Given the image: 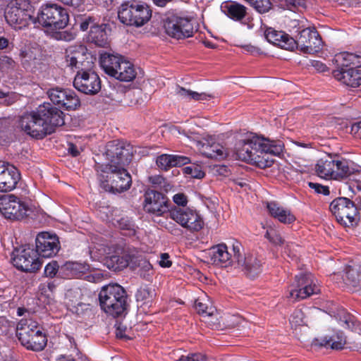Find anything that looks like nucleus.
Instances as JSON below:
<instances>
[{"label": "nucleus", "mask_w": 361, "mask_h": 361, "mask_svg": "<svg viewBox=\"0 0 361 361\" xmlns=\"http://www.w3.org/2000/svg\"><path fill=\"white\" fill-rule=\"evenodd\" d=\"M76 23L79 25L80 29L82 31H86L91 25H96L97 24V19L93 16H78Z\"/></svg>", "instance_id": "49530a36"}, {"label": "nucleus", "mask_w": 361, "mask_h": 361, "mask_svg": "<svg viewBox=\"0 0 361 361\" xmlns=\"http://www.w3.org/2000/svg\"><path fill=\"white\" fill-rule=\"evenodd\" d=\"M287 8L290 11L300 10L306 6V0H284Z\"/></svg>", "instance_id": "3c124183"}, {"label": "nucleus", "mask_w": 361, "mask_h": 361, "mask_svg": "<svg viewBox=\"0 0 361 361\" xmlns=\"http://www.w3.org/2000/svg\"><path fill=\"white\" fill-rule=\"evenodd\" d=\"M16 336L27 349L41 351L47 345V339L32 319H21L16 328Z\"/></svg>", "instance_id": "0eeeda50"}, {"label": "nucleus", "mask_w": 361, "mask_h": 361, "mask_svg": "<svg viewBox=\"0 0 361 361\" xmlns=\"http://www.w3.org/2000/svg\"><path fill=\"white\" fill-rule=\"evenodd\" d=\"M210 261L213 264L226 267L227 264L233 265V253L228 251V247L224 244H219L212 247L209 252Z\"/></svg>", "instance_id": "a878e982"}, {"label": "nucleus", "mask_w": 361, "mask_h": 361, "mask_svg": "<svg viewBox=\"0 0 361 361\" xmlns=\"http://www.w3.org/2000/svg\"><path fill=\"white\" fill-rule=\"evenodd\" d=\"M129 267L132 271H136L141 278L147 281L154 274L152 265L149 260L142 252L136 250H131Z\"/></svg>", "instance_id": "b1692460"}, {"label": "nucleus", "mask_w": 361, "mask_h": 361, "mask_svg": "<svg viewBox=\"0 0 361 361\" xmlns=\"http://www.w3.org/2000/svg\"><path fill=\"white\" fill-rule=\"evenodd\" d=\"M233 266L239 269L250 279H255L262 272V262L252 254H245L242 245L235 243L232 246Z\"/></svg>", "instance_id": "1a4fd4ad"}, {"label": "nucleus", "mask_w": 361, "mask_h": 361, "mask_svg": "<svg viewBox=\"0 0 361 361\" xmlns=\"http://www.w3.org/2000/svg\"><path fill=\"white\" fill-rule=\"evenodd\" d=\"M59 270V265L57 262L52 261L49 262L44 269V275L47 277L53 278L56 276Z\"/></svg>", "instance_id": "864d4df0"}, {"label": "nucleus", "mask_w": 361, "mask_h": 361, "mask_svg": "<svg viewBox=\"0 0 361 361\" xmlns=\"http://www.w3.org/2000/svg\"><path fill=\"white\" fill-rule=\"evenodd\" d=\"M73 86L78 91L90 95L97 94L102 87L99 75L90 70L78 71L74 78Z\"/></svg>", "instance_id": "6ab92c4d"}, {"label": "nucleus", "mask_w": 361, "mask_h": 361, "mask_svg": "<svg viewBox=\"0 0 361 361\" xmlns=\"http://www.w3.org/2000/svg\"><path fill=\"white\" fill-rule=\"evenodd\" d=\"M123 59L124 57L121 55L105 52L100 56V65L104 72L111 76Z\"/></svg>", "instance_id": "c756f323"}, {"label": "nucleus", "mask_w": 361, "mask_h": 361, "mask_svg": "<svg viewBox=\"0 0 361 361\" xmlns=\"http://www.w3.org/2000/svg\"><path fill=\"white\" fill-rule=\"evenodd\" d=\"M182 170L184 174L192 178L202 179L205 176V173L202 171V166L194 163L188 166L184 167Z\"/></svg>", "instance_id": "c03bdc74"}, {"label": "nucleus", "mask_w": 361, "mask_h": 361, "mask_svg": "<svg viewBox=\"0 0 361 361\" xmlns=\"http://www.w3.org/2000/svg\"><path fill=\"white\" fill-rule=\"evenodd\" d=\"M338 68H360L361 56L353 53L343 52L335 56L334 59Z\"/></svg>", "instance_id": "7c9ffc66"}, {"label": "nucleus", "mask_w": 361, "mask_h": 361, "mask_svg": "<svg viewBox=\"0 0 361 361\" xmlns=\"http://www.w3.org/2000/svg\"><path fill=\"white\" fill-rule=\"evenodd\" d=\"M195 307L199 314H204L208 317L214 316L216 312L212 305L208 304V300L204 299L197 298L195 302Z\"/></svg>", "instance_id": "a19ab883"}, {"label": "nucleus", "mask_w": 361, "mask_h": 361, "mask_svg": "<svg viewBox=\"0 0 361 361\" xmlns=\"http://www.w3.org/2000/svg\"><path fill=\"white\" fill-rule=\"evenodd\" d=\"M284 149V144L277 140H269L257 136L239 140L235 147L232 157L261 169L270 167L274 164L273 157L280 156Z\"/></svg>", "instance_id": "f257e3e1"}, {"label": "nucleus", "mask_w": 361, "mask_h": 361, "mask_svg": "<svg viewBox=\"0 0 361 361\" xmlns=\"http://www.w3.org/2000/svg\"><path fill=\"white\" fill-rule=\"evenodd\" d=\"M312 344L315 346L328 347L330 346L334 350H341L345 344V338L343 333H338L329 337H324L321 341L315 338Z\"/></svg>", "instance_id": "2f4dec72"}, {"label": "nucleus", "mask_w": 361, "mask_h": 361, "mask_svg": "<svg viewBox=\"0 0 361 361\" xmlns=\"http://www.w3.org/2000/svg\"><path fill=\"white\" fill-rule=\"evenodd\" d=\"M59 238L56 234L42 232L36 238L37 255L42 257H51L59 250Z\"/></svg>", "instance_id": "4be33fe9"}, {"label": "nucleus", "mask_w": 361, "mask_h": 361, "mask_svg": "<svg viewBox=\"0 0 361 361\" xmlns=\"http://www.w3.org/2000/svg\"><path fill=\"white\" fill-rule=\"evenodd\" d=\"M92 57L83 46L70 47L66 50V61L68 66L80 69L78 71H88L92 62Z\"/></svg>", "instance_id": "412c9836"}, {"label": "nucleus", "mask_w": 361, "mask_h": 361, "mask_svg": "<svg viewBox=\"0 0 361 361\" xmlns=\"http://www.w3.org/2000/svg\"><path fill=\"white\" fill-rule=\"evenodd\" d=\"M173 202L178 206H185L187 204V197L183 193H178L173 197Z\"/></svg>", "instance_id": "680f3d73"}, {"label": "nucleus", "mask_w": 361, "mask_h": 361, "mask_svg": "<svg viewBox=\"0 0 361 361\" xmlns=\"http://www.w3.org/2000/svg\"><path fill=\"white\" fill-rule=\"evenodd\" d=\"M47 94L51 102L66 110H75L80 105V101L75 93L68 89L54 87L48 90Z\"/></svg>", "instance_id": "aec40b11"}, {"label": "nucleus", "mask_w": 361, "mask_h": 361, "mask_svg": "<svg viewBox=\"0 0 361 361\" xmlns=\"http://www.w3.org/2000/svg\"><path fill=\"white\" fill-rule=\"evenodd\" d=\"M203 154L211 159H223L225 157V151L222 146L219 144H214L211 146H204Z\"/></svg>", "instance_id": "58836bf2"}, {"label": "nucleus", "mask_w": 361, "mask_h": 361, "mask_svg": "<svg viewBox=\"0 0 361 361\" xmlns=\"http://www.w3.org/2000/svg\"><path fill=\"white\" fill-rule=\"evenodd\" d=\"M264 237L275 246H281L286 243L281 233L273 228H270L267 231Z\"/></svg>", "instance_id": "a18cd8bd"}, {"label": "nucleus", "mask_w": 361, "mask_h": 361, "mask_svg": "<svg viewBox=\"0 0 361 361\" xmlns=\"http://www.w3.org/2000/svg\"><path fill=\"white\" fill-rule=\"evenodd\" d=\"M144 210L150 214L161 216L169 214L170 201L163 193L154 190H147L144 195Z\"/></svg>", "instance_id": "f3484780"}, {"label": "nucleus", "mask_w": 361, "mask_h": 361, "mask_svg": "<svg viewBox=\"0 0 361 361\" xmlns=\"http://www.w3.org/2000/svg\"><path fill=\"white\" fill-rule=\"evenodd\" d=\"M64 113L50 103L39 105L36 110L23 115L19 121L21 129L32 137L42 139L64 125Z\"/></svg>", "instance_id": "f03ea898"}, {"label": "nucleus", "mask_w": 361, "mask_h": 361, "mask_svg": "<svg viewBox=\"0 0 361 361\" xmlns=\"http://www.w3.org/2000/svg\"><path fill=\"white\" fill-rule=\"evenodd\" d=\"M127 299L126 290L117 283H109L103 286L99 293L102 310L114 317L126 314L128 306Z\"/></svg>", "instance_id": "7ed1b4c3"}, {"label": "nucleus", "mask_w": 361, "mask_h": 361, "mask_svg": "<svg viewBox=\"0 0 361 361\" xmlns=\"http://www.w3.org/2000/svg\"><path fill=\"white\" fill-rule=\"evenodd\" d=\"M0 60L2 68H13L14 67L15 61L11 58L4 56Z\"/></svg>", "instance_id": "052dcab7"}, {"label": "nucleus", "mask_w": 361, "mask_h": 361, "mask_svg": "<svg viewBox=\"0 0 361 361\" xmlns=\"http://www.w3.org/2000/svg\"><path fill=\"white\" fill-rule=\"evenodd\" d=\"M292 327H298L305 324L304 313L301 310H295L290 319Z\"/></svg>", "instance_id": "8fccbe9b"}, {"label": "nucleus", "mask_w": 361, "mask_h": 361, "mask_svg": "<svg viewBox=\"0 0 361 361\" xmlns=\"http://www.w3.org/2000/svg\"><path fill=\"white\" fill-rule=\"evenodd\" d=\"M164 28L169 37L176 39L188 38L193 35L190 20L176 14L169 15L164 20Z\"/></svg>", "instance_id": "f8f14e48"}, {"label": "nucleus", "mask_w": 361, "mask_h": 361, "mask_svg": "<svg viewBox=\"0 0 361 361\" xmlns=\"http://www.w3.org/2000/svg\"><path fill=\"white\" fill-rule=\"evenodd\" d=\"M39 24L51 30L65 28L69 22V15L66 8L56 4L42 6L36 19Z\"/></svg>", "instance_id": "6e6552de"}, {"label": "nucleus", "mask_w": 361, "mask_h": 361, "mask_svg": "<svg viewBox=\"0 0 361 361\" xmlns=\"http://www.w3.org/2000/svg\"><path fill=\"white\" fill-rule=\"evenodd\" d=\"M266 39L271 44L286 50H293L295 39L282 31L267 27L264 31Z\"/></svg>", "instance_id": "393cba45"}, {"label": "nucleus", "mask_w": 361, "mask_h": 361, "mask_svg": "<svg viewBox=\"0 0 361 361\" xmlns=\"http://www.w3.org/2000/svg\"><path fill=\"white\" fill-rule=\"evenodd\" d=\"M204 357L200 353H192L188 355H181L176 361H201Z\"/></svg>", "instance_id": "6e6d98bb"}, {"label": "nucleus", "mask_w": 361, "mask_h": 361, "mask_svg": "<svg viewBox=\"0 0 361 361\" xmlns=\"http://www.w3.org/2000/svg\"><path fill=\"white\" fill-rule=\"evenodd\" d=\"M284 251L283 254L286 255L288 257H290L292 260L296 257V255L294 253L293 250V245L290 243H285Z\"/></svg>", "instance_id": "0e129e2a"}, {"label": "nucleus", "mask_w": 361, "mask_h": 361, "mask_svg": "<svg viewBox=\"0 0 361 361\" xmlns=\"http://www.w3.org/2000/svg\"><path fill=\"white\" fill-rule=\"evenodd\" d=\"M329 209L337 221L345 227L356 225L360 219L357 207L347 197L336 198L331 202Z\"/></svg>", "instance_id": "9d476101"}, {"label": "nucleus", "mask_w": 361, "mask_h": 361, "mask_svg": "<svg viewBox=\"0 0 361 361\" xmlns=\"http://www.w3.org/2000/svg\"><path fill=\"white\" fill-rule=\"evenodd\" d=\"M315 169L319 176L334 180L346 178L353 173V169L349 167L348 161L340 158L336 154H328L319 159Z\"/></svg>", "instance_id": "423d86ee"}, {"label": "nucleus", "mask_w": 361, "mask_h": 361, "mask_svg": "<svg viewBox=\"0 0 361 361\" xmlns=\"http://www.w3.org/2000/svg\"><path fill=\"white\" fill-rule=\"evenodd\" d=\"M322 45V38L317 31L314 28L307 27L298 33L293 49L297 47L304 53L313 54L321 49Z\"/></svg>", "instance_id": "a211bd4d"}, {"label": "nucleus", "mask_w": 361, "mask_h": 361, "mask_svg": "<svg viewBox=\"0 0 361 361\" xmlns=\"http://www.w3.org/2000/svg\"><path fill=\"white\" fill-rule=\"evenodd\" d=\"M106 25L98 23L93 26L91 25L87 39L91 43L98 47H105L108 44V37L105 30Z\"/></svg>", "instance_id": "473e14b6"}, {"label": "nucleus", "mask_w": 361, "mask_h": 361, "mask_svg": "<svg viewBox=\"0 0 361 361\" xmlns=\"http://www.w3.org/2000/svg\"><path fill=\"white\" fill-rule=\"evenodd\" d=\"M171 159L173 167H180L191 162L188 157L179 154H171Z\"/></svg>", "instance_id": "603ef678"}, {"label": "nucleus", "mask_w": 361, "mask_h": 361, "mask_svg": "<svg viewBox=\"0 0 361 361\" xmlns=\"http://www.w3.org/2000/svg\"><path fill=\"white\" fill-rule=\"evenodd\" d=\"M190 216L188 219V224L186 226V228L191 231H198L203 226V221L200 216L193 210H191V213L188 214Z\"/></svg>", "instance_id": "37998d69"}, {"label": "nucleus", "mask_w": 361, "mask_h": 361, "mask_svg": "<svg viewBox=\"0 0 361 361\" xmlns=\"http://www.w3.org/2000/svg\"><path fill=\"white\" fill-rule=\"evenodd\" d=\"M339 321L343 323V326L347 329H351L354 325L353 317L345 312H343V316H340Z\"/></svg>", "instance_id": "13d9d810"}, {"label": "nucleus", "mask_w": 361, "mask_h": 361, "mask_svg": "<svg viewBox=\"0 0 361 361\" xmlns=\"http://www.w3.org/2000/svg\"><path fill=\"white\" fill-rule=\"evenodd\" d=\"M190 213L191 209L189 208L174 207L171 208L169 215L173 220L185 228L187 224H188V219L190 217L188 216V214Z\"/></svg>", "instance_id": "4c0bfd02"}, {"label": "nucleus", "mask_w": 361, "mask_h": 361, "mask_svg": "<svg viewBox=\"0 0 361 361\" xmlns=\"http://www.w3.org/2000/svg\"><path fill=\"white\" fill-rule=\"evenodd\" d=\"M176 92L179 97L182 98L186 99H194L195 101H208L214 98V96L212 94H208L206 92L199 93L190 90H187L180 86L177 87Z\"/></svg>", "instance_id": "c9c22d12"}, {"label": "nucleus", "mask_w": 361, "mask_h": 361, "mask_svg": "<svg viewBox=\"0 0 361 361\" xmlns=\"http://www.w3.org/2000/svg\"><path fill=\"white\" fill-rule=\"evenodd\" d=\"M267 207L271 216L283 224H291L295 221V216L290 210L281 207L274 202L267 203Z\"/></svg>", "instance_id": "bb28decb"}, {"label": "nucleus", "mask_w": 361, "mask_h": 361, "mask_svg": "<svg viewBox=\"0 0 361 361\" xmlns=\"http://www.w3.org/2000/svg\"><path fill=\"white\" fill-rule=\"evenodd\" d=\"M56 288V285L54 282H48L47 283H42L39 286V290L42 293L47 294L49 295L48 292L53 293Z\"/></svg>", "instance_id": "bf43d9fd"}, {"label": "nucleus", "mask_w": 361, "mask_h": 361, "mask_svg": "<svg viewBox=\"0 0 361 361\" xmlns=\"http://www.w3.org/2000/svg\"><path fill=\"white\" fill-rule=\"evenodd\" d=\"M319 292L320 289L310 274H300L295 276V282L290 285L288 297L294 300H300Z\"/></svg>", "instance_id": "ddd939ff"}, {"label": "nucleus", "mask_w": 361, "mask_h": 361, "mask_svg": "<svg viewBox=\"0 0 361 361\" xmlns=\"http://www.w3.org/2000/svg\"><path fill=\"white\" fill-rule=\"evenodd\" d=\"M13 265L19 270L25 272H35L42 265L37 257V252L30 247L15 249L13 252Z\"/></svg>", "instance_id": "dca6fc26"}, {"label": "nucleus", "mask_w": 361, "mask_h": 361, "mask_svg": "<svg viewBox=\"0 0 361 361\" xmlns=\"http://www.w3.org/2000/svg\"><path fill=\"white\" fill-rule=\"evenodd\" d=\"M116 326V336L118 338L130 339V337L126 334V331L128 330L126 326L123 325L121 322H117Z\"/></svg>", "instance_id": "5fc2aeb1"}, {"label": "nucleus", "mask_w": 361, "mask_h": 361, "mask_svg": "<svg viewBox=\"0 0 361 361\" xmlns=\"http://www.w3.org/2000/svg\"><path fill=\"white\" fill-rule=\"evenodd\" d=\"M152 11L146 3L135 1L123 2L118 8L121 23L128 26L140 27L152 18Z\"/></svg>", "instance_id": "39448f33"}, {"label": "nucleus", "mask_w": 361, "mask_h": 361, "mask_svg": "<svg viewBox=\"0 0 361 361\" xmlns=\"http://www.w3.org/2000/svg\"><path fill=\"white\" fill-rule=\"evenodd\" d=\"M24 0H11L5 8L4 17L7 23L16 28H21L28 24L32 17L25 8Z\"/></svg>", "instance_id": "4468645a"}, {"label": "nucleus", "mask_w": 361, "mask_h": 361, "mask_svg": "<svg viewBox=\"0 0 361 361\" xmlns=\"http://www.w3.org/2000/svg\"><path fill=\"white\" fill-rule=\"evenodd\" d=\"M224 8L226 15L236 21L242 20L247 15V8L235 1L226 4Z\"/></svg>", "instance_id": "f704fd0d"}, {"label": "nucleus", "mask_w": 361, "mask_h": 361, "mask_svg": "<svg viewBox=\"0 0 361 361\" xmlns=\"http://www.w3.org/2000/svg\"><path fill=\"white\" fill-rule=\"evenodd\" d=\"M157 166L164 171L173 167L171 154H161L157 158L156 161Z\"/></svg>", "instance_id": "09e8293b"}, {"label": "nucleus", "mask_w": 361, "mask_h": 361, "mask_svg": "<svg viewBox=\"0 0 361 361\" xmlns=\"http://www.w3.org/2000/svg\"><path fill=\"white\" fill-rule=\"evenodd\" d=\"M159 264L162 267H170L172 262L169 260V255L167 253H162L161 255V260Z\"/></svg>", "instance_id": "69168bd1"}, {"label": "nucleus", "mask_w": 361, "mask_h": 361, "mask_svg": "<svg viewBox=\"0 0 361 361\" xmlns=\"http://www.w3.org/2000/svg\"><path fill=\"white\" fill-rule=\"evenodd\" d=\"M20 178V173L13 166L0 161V192L13 190Z\"/></svg>", "instance_id": "5701e85b"}, {"label": "nucleus", "mask_w": 361, "mask_h": 361, "mask_svg": "<svg viewBox=\"0 0 361 361\" xmlns=\"http://www.w3.org/2000/svg\"><path fill=\"white\" fill-rule=\"evenodd\" d=\"M351 131L355 134L359 133H360V134H361V121L354 123L352 126Z\"/></svg>", "instance_id": "774afa93"}, {"label": "nucleus", "mask_w": 361, "mask_h": 361, "mask_svg": "<svg viewBox=\"0 0 361 361\" xmlns=\"http://www.w3.org/2000/svg\"><path fill=\"white\" fill-rule=\"evenodd\" d=\"M106 156L109 162L104 166H126L131 160V148L118 140H113L106 145Z\"/></svg>", "instance_id": "2eb2a0df"}, {"label": "nucleus", "mask_w": 361, "mask_h": 361, "mask_svg": "<svg viewBox=\"0 0 361 361\" xmlns=\"http://www.w3.org/2000/svg\"><path fill=\"white\" fill-rule=\"evenodd\" d=\"M68 152L73 157H77L80 154V151L75 145L70 142L68 143Z\"/></svg>", "instance_id": "338daca9"}, {"label": "nucleus", "mask_w": 361, "mask_h": 361, "mask_svg": "<svg viewBox=\"0 0 361 361\" xmlns=\"http://www.w3.org/2000/svg\"><path fill=\"white\" fill-rule=\"evenodd\" d=\"M251 6L259 13H265L272 8L270 0H252Z\"/></svg>", "instance_id": "de8ad7c7"}, {"label": "nucleus", "mask_w": 361, "mask_h": 361, "mask_svg": "<svg viewBox=\"0 0 361 361\" xmlns=\"http://www.w3.org/2000/svg\"><path fill=\"white\" fill-rule=\"evenodd\" d=\"M308 185L310 188L314 189L316 192L319 194H324L325 195H328L329 194V190L327 186H324L319 183L309 182Z\"/></svg>", "instance_id": "4d7b16f0"}, {"label": "nucleus", "mask_w": 361, "mask_h": 361, "mask_svg": "<svg viewBox=\"0 0 361 361\" xmlns=\"http://www.w3.org/2000/svg\"><path fill=\"white\" fill-rule=\"evenodd\" d=\"M136 300L142 305H148L152 302L154 297V291L149 288H140L136 293Z\"/></svg>", "instance_id": "79ce46f5"}, {"label": "nucleus", "mask_w": 361, "mask_h": 361, "mask_svg": "<svg viewBox=\"0 0 361 361\" xmlns=\"http://www.w3.org/2000/svg\"><path fill=\"white\" fill-rule=\"evenodd\" d=\"M64 271H68L71 276H76L80 273H84L89 269V266L78 262H67L61 267Z\"/></svg>", "instance_id": "ea45409f"}, {"label": "nucleus", "mask_w": 361, "mask_h": 361, "mask_svg": "<svg viewBox=\"0 0 361 361\" xmlns=\"http://www.w3.org/2000/svg\"><path fill=\"white\" fill-rule=\"evenodd\" d=\"M343 279L347 286L356 288L361 285V273L355 268L348 267Z\"/></svg>", "instance_id": "e433bc0d"}, {"label": "nucleus", "mask_w": 361, "mask_h": 361, "mask_svg": "<svg viewBox=\"0 0 361 361\" xmlns=\"http://www.w3.org/2000/svg\"><path fill=\"white\" fill-rule=\"evenodd\" d=\"M131 250H128L123 255H113L106 257L104 259V264L114 271H121L130 264Z\"/></svg>", "instance_id": "cd10ccee"}, {"label": "nucleus", "mask_w": 361, "mask_h": 361, "mask_svg": "<svg viewBox=\"0 0 361 361\" xmlns=\"http://www.w3.org/2000/svg\"><path fill=\"white\" fill-rule=\"evenodd\" d=\"M136 75L134 65L124 59L111 76L121 81L130 82L135 78Z\"/></svg>", "instance_id": "c85d7f7f"}, {"label": "nucleus", "mask_w": 361, "mask_h": 361, "mask_svg": "<svg viewBox=\"0 0 361 361\" xmlns=\"http://www.w3.org/2000/svg\"><path fill=\"white\" fill-rule=\"evenodd\" d=\"M0 212L6 219L20 221L30 216L32 210L20 198L10 194L0 197Z\"/></svg>", "instance_id": "9b49d317"}, {"label": "nucleus", "mask_w": 361, "mask_h": 361, "mask_svg": "<svg viewBox=\"0 0 361 361\" xmlns=\"http://www.w3.org/2000/svg\"><path fill=\"white\" fill-rule=\"evenodd\" d=\"M357 68H337L334 71V76L338 81L343 84L350 86L352 87H356V76Z\"/></svg>", "instance_id": "72a5a7b5"}, {"label": "nucleus", "mask_w": 361, "mask_h": 361, "mask_svg": "<svg viewBox=\"0 0 361 361\" xmlns=\"http://www.w3.org/2000/svg\"><path fill=\"white\" fill-rule=\"evenodd\" d=\"M95 167L101 187L105 191L121 193L130 188L132 178L125 166H104V164H97Z\"/></svg>", "instance_id": "20e7f679"}, {"label": "nucleus", "mask_w": 361, "mask_h": 361, "mask_svg": "<svg viewBox=\"0 0 361 361\" xmlns=\"http://www.w3.org/2000/svg\"><path fill=\"white\" fill-rule=\"evenodd\" d=\"M63 4L72 6L74 8H79L83 5L85 0H59Z\"/></svg>", "instance_id": "e2e57ef3"}]
</instances>
